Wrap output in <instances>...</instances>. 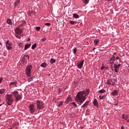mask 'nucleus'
<instances>
[{"label":"nucleus","mask_w":129,"mask_h":129,"mask_svg":"<svg viewBox=\"0 0 129 129\" xmlns=\"http://www.w3.org/2000/svg\"><path fill=\"white\" fill-rule=\"evenodd\" d=\"M89 89H87L86 91L79 92L76 97V101L78 102V104L81 105L86 100V96L89 94Z\"/></svg>","instance_id":"1"},{"label":"nucleus","mask_w":129,"mask_h":129,"mask_svg":"<svg viewBox=\"0 0 129 129\" xmlns=\"http://www.w3.org/2000/svg\"><path fill=\"white\" fill-rule=\"evenodd\" d=\"M6 102L8 105H12L14 102V98L12 94H7L6 95Z\"/></svg>","instance_id":"2"},{"label":"nucleus","mask_w":129,"mask_h":129,"mask_svg":"<svg viewBox=\"0 0 129 129\" xmlns=\"http://www.w3.org/2000/svg\"><path fill=\"white\" fill-rule=\"evenodd\" d=\"M12 95L14 96V97L15 98V101L16 102H18L20 100L22 99V96L19 94V92L17 91H14L12 92Z\"/></svg>","instance_id":"3"},{"label":"nucleus","mask_w":129,"mask_h":129,"mask_svg":"<svg viewBox=\"0 0 129 129\" xmlns=\"http://www.w3.org/2000/svg\"><path fill=\"white\" fill-rule=\"evenodd\" d=\"M35 103L36 104V108L38 110L44 108V102L43 101L38 100Z\"/></svg>","instance_id":"4"},{"label":"nucleus","mask_w":129,"mask_h":129,"mask_svg":"<svg viewBox=\"0 0 129 129\" xmlns=\"http://www.w3.org/2000/svg\"><path fill=\"white\" fill-rule=\"evenodd\" d=\"M32 70V65H29L27 66L26 68V74L28 77H30L31 76V71Z\"/></svg>","instance_id":"5"},{"label":"nucleus","mask_w":129,"mask_h":129,"mask_svg":"<svg viewBox=\"0 0 129 129\" xmlns=\"http://www.w3.org/2000/svg\"><path fill=\"white\" fill-rule=\"evenodd\" d=\"M22 33H23V29L21 28V25H19L15 29V34L21 35Z\"/></svg>","instance_id":"6"},{"label":"nucleus","mask_w":129,"mask_h":129,"mask_svg":"<svg viewBox=\"0 0 129 129\" xmlns=\"http://www.w3.org/2000/svg\"><path fill=\"white\" fill-rule=\"evenodd\" d=\"M29 59H30V56L28 55H24L22 58L23 63L24 65H25V64H27V62H28V60H29Z\"/></svg>","instance_id":"7"},{"label":"nucleus","mask_w":129,"mask_h":129,"mask_svg":"<svg viewBox=\"0 0 129 129\" xmlns=\"http://www.w3.org/2000/svg\"><path fill=\"white\" fill-rule=\"evenodd\" d=\"M29 111L30 113H34L36 111V109L35 108V105L33 104H30L29 107Z\"/></svg>","instance_id":"8"},{"label":"nucleus","mask_w":129,"mask_h":129,"mask_svg":"<svg viewBox=\"0 0 129 129\" xmlns=\"http://www.w3.org/2000/svg\"><path fill=\"white\" fill-rule=\"evenodd\" d=\"M83 64H84V60L79 61L77 63V65L79 69H81L83 67Z\"/></svg>","instance_id":"9"},{"label":"nucleus","mask_w":129,"mask_h":129,"mask_svg":"<svg viewBox=\"0 0 129 129\" xmlns=\"http://www.w3.org/2000/svg\"><path fill=\"white\" fill-rule=\"evenodd\" d=\"M6 47L8 50H12V42H10L9 40L6 42Z\"/></svg>","instance_id":"10"},{"label":"nucleus","mask_w":129,"mask_h":129,"mask_svg":"<svg viewBox=\"0 0 129 129\" xmlns=\"http://www.w3.org/2000/svg\"><path fill=\"white\" fill-rule=\"evenodd\" d=\"M89 105V101H86V102L81 106V108H85V107H87Z\"/></svg>","instance_id":"11"},{"label":"nucleus","mask_w":129,"mask_h":129,"mask_svg":"<svg viewBox=\"0 0 129 129\" xmlns=\"http://www.w3.org/2000/svg\"><path fill=\"white\" fill-rule=\"evenodd\" d=\"M113 67L114 68V72L116 73L118 71V69H119V68L117 66V64H114Z\"/></svg>","instance_id":"12"},{"label":"nucleus","mask_w":129,"mask_h":129,"mask_svg":"<svg viewBox=\"0 0 129 129\" xmlns=\"http://www.w3.org/2000/svg\"><path fill=\"white\" fill-rule=\"evenodd\" d=\"M10 87H14V86H17V82H11L9 84Z\"/></svg>","instance_id":"13"},{"label":"nucleus","mask_w":129,"mask_h":129,"mask_svg":"<svg viewBox=\"0 0 129 129\" xmlns=\"http://www.w3.org/2000/svg\"><path fill=\"white\" fill-rule=\"evenodd\" d=\"M117 94H118V91L117 90H115L111 93V95H112V96H116Z\"/></svg>","instance_id":"14"},{"label":"nucleus","mask_w":129,"mask_h":129,"mask_svg":"<svg viewBox=\"0 0 129 129\" xmlns=\"http://www.w3.org/2000/svg\"><path fill=\"white\" fill-rule=\"evenodd\" d=\"M93 103L94 106H96V107L98 108V102H97V100H96V99L94 100Z\"/></svg>","instance_id":"15"},{"label":"nucleus","mask_w":129,"mask_h":129,"mask_svg":"<svg viewBox=\"0 0 129 129\" xmlns=\"http://www.w3.org/2000/svg\"><path fill=\"white\" fill-rule=\"evenodd\" d=\"M122 118L125 119L127 121H129L128 119V115H123Z\"/></svg>","instance_id":"16"},{"label":"nucleus","mask_w":129,"mask_h":129,"mask_svg":"<svg viewBox=\"0 0 129 129\" xmlns=\"http://www.w3.org/2000/svg\"><path fill=\"white\" fill-rule=\"evenodd\" d=\"M7 23L8 25H10V26H12L13 25V22L12 21V20L8 19L7 20Z\"/></svg>","instance_id":"17"},{"label":"nucleus","mask_w":129,"mask_h":129,"mask_svg":"<svg viewBox=\"0 0 129 129\" xmlns=\"http://www.w3.org/2000/svg\"><path fill=\"white\" fill-rule=\"evenodd\" d=\"M30 47H31L30 44H26L24 47V50H27V49H28V48H30Z\"/></svg>","instance_id":"18"},{"label":"nucleus","mask_w":129,"mask_h":129,"mask_svg":"<svg viewBox=\"0 0 129 129\" xmlns=\"http://www.w3.org/2000/svg\"><path fill=\"white\" fill-rule=\"evenodd\" d=\"M6 92V89H0V94H4Z\"/></svg>","instance_id":"19"},{"label":"nucleus","mask_w":129,"mask_h":129,"mask_svg":"<svg viewBox=\"0 0 129 129\" xmlns=\"http://www.w3.org/2000/svg\"><path fill=\"white\" fill-rule=\"evenodd\" d=\"M20 0H17L16 2L14 4L15 7H17L19 4H20Z\"/></svg>","instance_id":"20"},{"label":"nucleus","mask_w":129,"mask_h":129,"mask_svg":"<svg viewBox=\"0 0 129 129\" xmlns=\"http://www.w3.org/2000/svg\"><path fill=\"white\" fill-rule=\"evenodd\" d=\"M94 43L95 45H97L98 43H99V40L98 39H94Z\"/></svg>","instance_id":"21"},{"label":"nucleus","mask_w":129,"mask_h":129,"mask_svg":"<svg viewBox=\"0 0 129 129\" xmlns=\"http://www.w3.org/2000/svg\"><path fill=\"white\" fill-rule=\"evenodd\" d=\"M73 15V17L75 19H78V18H79V15H78L77 14H74Z\"/></svg>","instance_id":"22"},{"label":"nucleus","mask_w":129,"mask_h":129,"mask_svg":"<svg viewBox=\"0 0 129 129\" xmlns=\"http://www.w3.org/2000/svg\"><path fill=\"white\" fill-rule=\"evenodd\" d=\"M84 4L85 5H88L89 3V0H82Z\"/></svg>","instance_id":"23"},{"label":"nucleus","mask_w":129,"mask_h":129,"mask_svg":"<svg viewBox=\"0 0 129 129\" xmlns=\"http://www.w3.org/2000/svg\"><path fill=\"white\" fill-rule=\"evenodd\" d=\"M115 59V57H114V56L111 57L109 60V61H113L114 62V60Z\"/></svg>","instance_id":"24"},{"label":"nucleus","mask_w":129,"mask_h":129,"mask_svg":"<svg viewBox=\"0 0 129 129\" xmlns=\"http://www.w3.org/2000/svg\"><path fill=\"white\" fill-rule=\"evenodd\" d=\"M55 62H56V60L54 58H51L50 59V62L51 64H53V63H55Z\"/></svg>","instance_id":"25"},{"label":"nucleus","mask_w":129,"mask_h":129,"mask_svg":"<svg viewBox=\"0 0 129 129\" xmlns=\"http://www.w3.org/2000/svg\"><path fill=\"white\" fill-rule=\"evenodd\" d=\"M105 91H106L105 90L102 89L100 90L99 91V93H104V92H105Z\"/></svg>","instance_id":"26"},{"label":"nucleus","mask_w":129,"mask_h":129,"mask_svg":"<svg viewBox=\"0 0 129 129\" xmlns=\"http://www.w3.org/2000/svg\"><path fill=\"white\" fill-rule=\"evenodd\" d=\"M106 97V95H104L103 96H99L100 99H104L105 97Z\"/></svg>","instance_id":"27"},{"label":"nucleus","mask_w":129,"mask_h":129,"mask_svg":"<svg viewBox=\"0 0 129 129\" xmlns=\"http://www.w3.org/2000/svg\"><path fill=\"white\" fill-rule=\"evenodd\" d=\"M69 101H70V97H68V98L66 100V103H68V102H69Z\"/></svg>","instance_id":"28"},{"label":"nucleus","mask_w":129,"mask_h":129,"mask_svg":"<svg viewBox=\"0 0 129 129\" xmlns=\"http://www.w3.org/2000/svg\"><path fill=\"white\" fill-rule=\"evenodd\" d=\"M40 66H41V67H46V66H47V63L45 62L42 63Z\"/></svg>","instance_id":"29"},{"label":"nucleus","mask_w":129,"mask_h":129,"mask_svg":"<svg viewBox=\"0 0 129 129\" xmlns=\"http://www.w3.org/2000/svg\"><path fill=\"white\" fill-rule=\"evenodd\" d=\"M15 36L18 39H20L21 38V35H19L17 33H15Z\"/></svg>","instance_id":"30"},{"label":"nucleus","mask_w":129,"mask_h":129,"mask_svg":"<svg viewBox=\"0 0 129 129\" xmlns=\"http://www.w3.org/2000/svg\"><path fill=\"white\" fill-rule=\"evenodd\" d=\"M36 46L37 44L35 43L34 44L32 45L31 49H33V50H34V49H35V48H36Z\"/></svg>","instance_id":"31"},{"label":"nucleus","mask_w":129,"mask_h":129,"mask_svg":"<svg viewBox=\"0 0 129 129\" xmlns=\"http://www.w3.org/2000/svg\"><path fill=\"white\" fill-rule=\"evenodd\" d=\"M69 23L71 24V25H74V24H75V21H72L71 20H70L69 21Z\"/></svg>","instance_id":"32"},{"label":"nucleus","mask_w":129,"mask_h":129,"mask_svg":"<svg viewBox=\"0 0 129 129\" xmlns=\"http://www.w3.org/2000/svg\"><path fill=\"white\" fill-rule=\"evenodd\" d=\"M73 52H74V54H76V52H77V48H75L73 49Z\"/></svg>","instance_id":"33"},{"label":"nucleus","mask_w":129,"mask_h":129,"mask_svg":"<svg viewBox=\"0 0 129 129\" xmlns=\"http://www.w3.org/2000/svg\"><path fill=\"white\" fill-rule=\"evenodd\" d=\"M110 81L112 85H113V84H114V80L111 79V80H110Z\"/></svg>","instance_id":"34"},{"label":"nucleus","mask_w":129,"mask_h":129,"mask_svg":"<svg viewBox=\"0 0 129 129\" xmlns=\"http://www.w3.org/2000/svg\"><path fill=\"white\" fill-rule=\"evenodd\" d=\"M33 81V78H32V77H30V78H29L28 79V82H31V81Z\"/></svg>","instance_id":"35"},{"label":"nucleus","mask_w":129,"mask_h":129,"mask_svg":"<svg viewBox=\"0 0 129 129\" xmlns=\"http://www.w3.org/2000/svg\"><path fill=\"white\" fill-rule=\"evenodd\" d=\"M36 31H40L41 30V27H36Z\"/></svg>","instance_id":"36"},{"label":"nucleus","mask_w":129,"mask_h":129,"mask_svg":"<svg viewBox=\"0 0 129 129\" xmlns=\"http://www.w3.org/2000/svg\"><path fill=\"white\" fill-rule=\"evenodd\" d=\"M45 25L47 26V27H50L51 26V24L47 23L45 24Z\"/></svg>","instance_id":"37"},{"label":"nucleus","mask_w":129,"mask_h":129,"mask_svg":"<svg viewBox=\"0 0 129 129\" xmlns=\"http://www.w3.org/2000/svg\"><path fill=\"white\" fill-rule=\"evenodd\" d=\"M72 104H73V105H74V106H75L76 107H77V104H76V103H75V102H72Z\"/></svg>","instance_id":"38"},{"label":"nucleus","mask_w":129,"mask_h":129,"mask_svg":"<svg viewBox=\"0 0 129 129\" xmlns=\"http://www.w3.org/2000/svg\"><path fill=\"white\" fill-rule=\"evenodd\" d=\"M113 61H109V64H110L111 66H112V65L113 64Z\"/></svg>","instance_id":"39"},{"label":"nucleus","mask_w":129,"mask_h":129,"mask_svg":"<svg viewBox=\"0 0 129 129\" xmlns=\"http://www.w3.org/2000/svg\"><path fill=\"white\" fill-rule=\"evenodd\" d=\"M62 104H63V101H60V104H58V107H60V106H61V105H62Z\"/></svg>","instance_id":"40"},{"label":"nucleus","mask_w":129,"mask_h":129,"mask_svg":"<svg viewBox=\"0 0 129 129\" xmlns=\"http://www.w3.org/2000/svg\"><path fill=\"white\" fill-rule=\"evenodd\" d=\"M107 84H109V85H112V84H111V82H110V80L107 81Z\"/></svg>","instance_id":"41"},{"label":"nucleus","mask_w":129,"mask_h":129,"mask_svg":"<svg viewBox=\"0 0 129 129\" xmlns=\"http://www.w3.org/2000/svg\"><path fill=\"white\" fill-rule=\"evenodd\" d=\"M46 38L45 37H44V38H43V39H41V41L42 42H44V41H46Z\"/></svg>","instance_id":"42"},{"label":"nucleus","mask_w":129,"mask_h":129,"mask_svg":"<svg viewBox=\"0 0 129 129\" xmlns=\"http://www.w3.org/2000/svg\"><path fill=\"white\" fill-rule=\"evenodd\" d=\"M4 80V78H0V83H2V81H3V80Z\"/></svg>","instance_id":"43"},{"label":"nucleus","mask_w":129,"mask_h":129,"mask_svg":"<svg viewBox=\"0 0 129 129\" xmlns=\"http://www.w3.org/2000/svg\"><path fill=\"white\" fill-rule=\"evenodd\" d=\"M117 66L119 68V67H120V66H121V64H117Z\"/></svg>","instance_id":"44"},{"label":"nucleus","mask_w":129,"mask_h":129,"mask_svg":"<svg viewBox=\"0 0 129 129\" xmlns=\"http://www.w3.org/2000/svg\"><path fill=\"white\" fill-rule=\"evenodd\" d=\"M19 46H20V47H22V43H20L19 44Z\"/></svg>","instance_id":"45"},{"label":"nucleus","mask_w":129,"mask_h":129,"mask_svg":"<svg viewBox=\"0 0 129 129\" xmlns=\"http://www.w3.org/2000/svg\"><path fill=\"white\" fill-rule=\"evenodd\" d=\"M121 129H124V127L123 125H122L121 126Z\"/></svg>","instance_id":"46"},{"label":"nucleus","mask_w":129,"mask_h":129,"mask_svg":"<svg viewBox=\"0 0 129 129\" xmlns=\"http://www.w3.org/2000/svg\"><path fill=\"white\" fill-rule=\"evenodd\" d=\"M116 60H119V57H117L116 58Z\"/></svg>","instance_id":"47"},{"label":"nucleus","mask_w":129,"mask_h":129,"mask_svg":"<svg viewBox=\"0 0 129 129\" xmlns=\"http://www.w3.org/2000/svg\"><path fill=\"white\" fill-rule=\"evenodd\" d=\"M104 68H106L104 67H102V68H101L102 70H103V69H104Z\"/></svg>","instance_id":"48"},{"label":"nucleus","mask_w":129,"mask_h":129,"mask_svg":"<svg viewBox=\"0 0 129 129\" xmlns=\"http://www.w3.org/2000/svg\"><path fill=\"white\" fill-rule=\"evenodd\" d=\"M108 1V2H111V1H112L113 0H107Z\"/></svg>","instance_id":"49"},{"label":"nucleus","mask_w":129,"mask_h":129,"mask_svg":"<svg viewBox=\"0 0 129 129\" xmlns=\"http://www.w3.org/2000/svg\"><path fill=\"white\" fill-rule=\"evenodd\" d=\"M3 105V104H0V106H2Z\"/></svg>","instance_id":"50"},{"label":"nucleus","mask_w":129,"mask_h":129,"mask_svg":"<svg viewBox=\"0 0 129 129\" xmlns=\"http://www.w3.org/2000/svg\"><path fill=\"white\" fill-rule=\"evenodd\" d=\"M128 72H129V66H128Z\"/></svg>","instance_id":"51"},{"label":"nucleus","mask_w":129,"mask_h":129,"mask_svg":"<svg viewBox=\"0 0 129 129\" xmlns=\"http://www.w3.org/2000/svg\"><path fill=\"white\" fill-rule=\"evenodd\" d=\"M95 49V48H94V50Z\"/></svg>","instance_id":"52"},{"label":"nucleus","mask_w":129,"mask_h":129,"mask_svg":"<svg viewBox=\"0 0 129 129\" xmlns=\"http://www.w3.org/2000/svg\"><path fill=\"white\" fill-rule=\"evenodd\" d=\"M1 1H5V0H1Z\"/></svg>","instance_id":"53"},{"label":"nucleus","mask_w":129,"mask_h":129,"mask_svg":"<svg viewBox=\"0 0 129 129\" xmlns=\"http://www.w3.org/2000/svg\"><path fill=\"white\" fill-rule=\"evenodd\" d=\"M37 1H40V0H37Z\"/></svg>","instance_id":"54"},{"label":"nucleus","mask_w":129,"mask_h":129,"mask_svg":"<svg viewBox=\"0 0 129 129\" xmlns=\"http://www.w3.org/2000/svg\"><path fill=\"white\" fill-rule=\"evenodd\" d=\"M0 45H1V42H0Z\"/></svg>","instance_id":"55"}]
</instances>
